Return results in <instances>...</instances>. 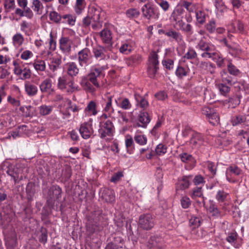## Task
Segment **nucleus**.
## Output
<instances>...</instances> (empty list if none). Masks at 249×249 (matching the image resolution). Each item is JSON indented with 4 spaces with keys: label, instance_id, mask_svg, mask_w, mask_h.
<instances>
[{
    "label": "nucleus",
    "instance_id": "34",
    "mask_svg": "<svg viewBox=\"0 0 249 249\" xmlns=\"http://www.w3.org/2000/svg\"><path fill=\"white\" fill-rule=\"evenodd\" d=\"M105 51L106 49L101 46H98L93 50L94 54L96 58H100L101 59H104L105 57V55L104 54Z\"/></svg>",
    "mask_w": 249,
    "mask_h": 249
},
{
    "label": "nucleus",
    "instance_id": "14",
    "mask_svg": "<svg viewBox=\"0 0 249 249\" xmlns=\"http://www.w3.org/2000/svg\"><path fill=\"white\" fill-rule=\"evenodd\" d=\"M185 11L181 6L177 5L173 10L170 19L174 21H179V20L182 19L184 17Z\"/></svg>",
    "mask_w": 249,
    "mask_h": 249
},
{
    "label": "nucleus",
    "instance_id": "60",
    "mask_svg": "<svg viewBox=\"0 0 249 249\" xmlns=\"http://www.w3.org/2000/svg\"><path fill=\"white\" fill-rule=\"evenodd\" d=\"M202 188L199 187H196L193 190L192 194V197L195 198L196 197H201L202 196Z\"/></svg>",
    "mask_w": 249,
    "mask_h": 249
},
{
    "label": "nucleus",
    "instance_id": "19",
    "mask_svg": "<svg viewBox=\"0 0 249 249\" xmlns=\"http://www.w3.org/2000/svg\"><path fill=\"white\" fill-rule=\"evenodd\" d=\"M88 123H84L81 124L79 128V132L84 139H88L90 138L91 134L93 133V130H90L89 127Z\"/></svg>",
    "mask_w": 249,
    "mask_h": 249
},
{
    "label": "nucleus",
    "instance_id": "2",
    "mask_svg": "<svg viewBox=\"0 0 249 249\" xmlns=\"http://www.w3.org/2000/svg\"><path fill=\"white\" fill-rule=\"evenodd\" d=\"M159 62L158 55L155 52H153L149 57V63L147 66V73L151 78H155L159 70Z\"/></svg>",
    "mask_w": 249,
    "mask_h": 249
},
{
    "label": "nucleus",
    "instance_id": "12",
    "mask_svg": "<svg viewBox=\"0 0 249 249\" xmlns=\"http://www.w3.org/2000/svg\"><path fill=\"white\" fill-rule=\"evenodd\" d=\"M102 73V70L99 68H95L92 69L88 75V78L89 81L91 82L97 88L99 87V83L97 81L98 77Z\"/></svg>",
    "mask_w": 249,
    "mask_h": 249
},
{
    "label": "nucleus",
    "instance_id": "53",
    "mask_svg": "<svg viewBox=\"0 0 249 249\" xmlns=\"http://www.w3.org/2000/svg\"><path fill=\"white\" fill-rule=\"evenodd\" d=\"M123 176L124 175L123 172L122 171H119L114 174L111 177L110 180L112 182L116 183L119 181Z\"/></svg>",
    "mask_w": 249,
    "mask_h": 249
},
{
    "label": "nucleus",
    "instance_id": "50",
    "mask_svg": "<svg viewBox=\"0 0 249 249\" xmlns=\"http://www.w3.org/2000/svg\"><path fill=\"white\" fill-rule=\"evenodd\" d=\"M207 30L210 33H213L215 30V22L214 19L211 20L205 25Z\"/></svg>",
    "mask_w": 249,
    "mask_h": 249
},
{
    "label": "nucleus",
    "instance_id": "18",
    "mask_svg": "<svg viewBox=\"0 0 249 249\" xmlns=\"http://www.w3.org/2000/svg\"><path fill=\"white\" fill-rule=\"evenodd\" d=\"M26 198L32 201L36 193V185L33 182H29L26 187Z\"/></svg>",
    "mask_w": 249,
    "mask_h": 249
},
{
    "label": "nucleus",
    "instance_id": "37",
    "mask_svg": "<svg viewBox=\"0 0 249 249\" xmlns=\"http://www.w3.org/2000/svg\"><path fill=\"white\" fill-rule=\"evenodd\" d=\"M208 121L210 124L213 125L218 124L219 122V117L218 114L214 110L212 113L207 118Z\"/></svg>",
    "mask_w": 249,
    "mask_h": 249
},
{
    "label": "nucleus",
    "instance_id": "31",
    "mask_svg": "<svg viewBox=\"0 0 249 249\" xmlns=\"http://www.w3.org/2000/svg\"><path fill=\"white\" fill-rule=\"evenodd\" d=\"M135 98L137 101V105H139L141 107L145 108L148 106V102L143 97L138 94H135Z\"/></svg>",
    "mask_w": 249,
    "mask_h": 249
},
{
    "label": "nucleus",
    "instance_id": "4",
    "mask_svg": "<svg viewBox=\"0 0 249 249\" xmlns=\"http://www.w3.org/2000/svg\"><path fill=\"white\" fill-rule=\"evenodd\" d=\"M4 235L5 245L7 249L14 248L17 244V234L15 230L10 227L9 229H6L3 231Z\"/></svg>",
    "mask_w": 249,
    "mask_h": 249
},
{
    "label": "nucleus",
    "instance_id": "29",
    "mask_svg": "<svg viewBox=\"0 0 249 249\" xmlns=\"http://www.w3.org/2000/svg\"><path fill=\"white\" fill-rule=\"evenodd\" d=\"M71 169L70 166L66 165L62 170L61 176L65 181H67L71 177Z\"/></svg>",
    "mask_w": 249,
    "mask_h": 249
},
{
    "label": "nucleus",
    "instance_id": "8",
    "mask_svg": "<svg viewBox=\"0 0 249 249\" xmlns=\"http://www.w3.org/2000/svg\"><path fill=\"white\" fill-rule=\"evenodd\" d=\"M102 41L106 44V47L110 50L112 45V37L111 32L106 28L102 30L99 33Z\"/></svg>",
    "mask_w": 249,
    "mask_h": 249
},
{
    "label": "nucleus",
    "instance_id": "64",
    "mask_svg": "<svg viewBox=\"0 0 249 249\" xmlns=\"http://www.w3.org/2000/svg\"><path fill=\"white\" fill-rule=\"evenodd\" d=\"M166 147L162 144H159L157 146L155 151L158 155H160L165 153L166 152Z\"/></svg>",
    "mask_w": 249,
    "mask_h": 249
},
{
    "label": "nucleus",
    "instance_id": "43",
    "mask_svg": "<svg viewBox=\"0 0 249 249\" xmlns=\"http://www.w3.org/2000/svg\"><path fill=\"white\" fill-rule=\"evenodd\" d=\"M212 59L215 61L218 67L222 68L225 66L224 58L221 57L218 53L217 56H213Z\"/></svg>",
    "mask_w": 249,
    "mask_h": 249
},
{
    "label": "nucleus",
    "instance_id": "40",
    "mask_svg": "<svg viewBox=\"0 0 249 249\" xmlns=\"http://www.w3.org/2000/svg\"><path fill=\"white\" fill-rule=\"evenodd\" d=\"M190 226L192 229L198 228L200 225V219L197 217H192L189 221Z\"/></svg>",
    "mask_w": 249,
    "mask_h": 249
},
{
    "label": "nucleus",
    "instance_id": "33",
    "mask_svg": "<svg viewBox=\"0 0 249 249\" xmlns=\"http://www.w3.org/2000/svg\"><path fill=\"white\" fill-rule=\"evenodd\" d=\"M240 95H234L229 98V103L232 108H235L240 103Z\"/></svg>",
    "mask_w": 249,
    "mask_h": 249
},
{
    "label": "nucleus",
    "instance_id": "20",
    "mask_svg": "<svg viewBox=\"0 0 249 249\" xmlns=\"http://www.w3.org/2000/svg\"><path fill=\"white\" fill-rule=\"evenodd\" d=\"M20 170L17 167H9L6 171L7 174L13 178L15 183L18 182L21 179V178H19V174Z\"/></svg>",
    "mask_w": 249,
    "mask_h": 249
},
{
    "label": "nucleus",
    "instance_id": "47",
    "mask_svg": "<svg viewBox=\"0 0 249 249\" xmlns=\"http://www.w3.org/2000/svg\"><path fill=\"white\" fill-rule=\"evenodd\" d=\"M197 53L196 51L191 48L188 49L187 53L183 56V58L187 59H193L196 58Z\"/></svg>",
    "mask_w": 249,
    "mask_h": 249
},
{
    "label": "nucleus",
    "instance_id": "44",
    "mask_svg": "<svg viewBox=\"0 0 249 249\" xmlns=\"http://www.w3.org/2000/svg\"><path fill=\"white\" fill-rule=\"evenodd\" d=\"M126 14L128 18H137L140 12L136 8H130L126 11Z\"/></svg>",
    "mask_w": 249,
    "mask_h": 249
},
{
    "label": "nucleus",
    "instance_id": "17",
    "mask_svg": "<svg viewBox=\"0 0 249 249\" xmlns=\"http://www.w3.org/2000/svg\"><path fill=\"white\" fill-rule=\"evenodd\" d=\"M73 79L67 75H63L58 78L57 87L61 89H67V86L70 88V84L71 83Z\"/></svg>",
    "mask_w": 249,
    "mask_h": 249
},
{
    "label": "nucleus",
    "instance_id": "54",
    "mask_svg": "<svg viewBox=\"0 0 249 249\" xmlns=\"http://www.w3.org/2000/svg\"><path fill=\"white\" fill-rule=\"evenodd\" d=\"M227 171L234 174L236 176H239L241 174L242 170L236 165L230 166L228 169Z\"/></svg>",
    "mask_w": 249,
    "mask_h": 249
},
{
    "label": "nucleus",
    "instance_id": "6",
    "mask_svg": "<svg viewBox=\"0 0 249 249\" xmlns=\"http://www.w3.org/2000/svg\"><path fill=\"white\" fill-rule=\"evenodd\" d=\"M77 54L79 65L81 67L88 66L91 57L90 50L88 48H85L80 51Z\"/></svg>",
    "mask_w": 249,
    "mask_h": 249
},
{
    "label": "nucleus",
    "instance_id": "46",
    "mask_svg": "<svg viewBox=\"0 0 249 249\" xmlns=\"http://www.w3.org/2000/svg\"><path fill=\"white\" fill-rule=\"evenodd\" d=\"M96 104L94 102L90 101L85 108V111L91 112L93 115H95L97 113L96 110Z\"/></svg>",
    "mask_w": 249,
    "mask_h": 249
},
{
    "label": "nucleus",
    "instance_id": "38",
    "mask_svg": "<svg viewBox=\"0 0 249 249\" xmlns=\"http://www.w3.org/2000/svg\"><path fill=\"white\" fill-rule=\"evenodd\" d=\"M50 19L55 23L59 24L62 18L61 16L55 11H52L49 14Z\"/></svg>",
    "mask_w": 249,
    "mask_h": 249
},
{
    "label": "nucleus",
    "instance_id": "42",
    "mask_svg": "<svg viewBox=\"0 0 249 249\" xmlns=\"http://www.w3.org/2000/svg\"><path fill=\"white\" fill-rule=\"evenodd\" d=\"M53 209H50L47 205H45L42 208L41 213V220H45L46 218H48L49 215L51 214Z\"/></svg>",
    "mask_w": 249,
    "mask_h": 249
},
{
    "label": "nucleus",
    "instance_id": "22",
    "mask_svg": "<svg viewBox=\"0 0 249 249\" xmlns=\"http://www.w3.org/2000/svg\"><path fill=\"white\" fill-rule=\"evenodd\" d=\"M67 73L68 75L73 79L79 73V69L74 62H70L67 64Z\"/></svg>",
    "mask_w": 249,
    "mask_h": 249
},
{
    "label": "nucleus",
    "instance_id": "62",
    "mask_svg": "<svg viewBox=\"0 0 249 249\" xmlns=\"http://www.w3.org/2000/svg\"><path fill=\"white\" fill-rule=\"evenodd\" d=\"M218 89L221 93L223 95H225L230 90V87L223 83L218 85Z\"/></svg>",
    "mask_w": 249,
    "mask_h": 249
},
{
    "label": "nucleus",
    "instance_id": "48",
    "mask_svg": "<svg viewBox=\"0 0 249 249\" xmlns=\"http://www.w3.org/2000/svg\"><path fill=\"white\" fill-rule=\"evenodd\" d=\"M227 194L223 190H219L216 195V198L219 202H223L226 199Z\"/></svg>",
    "mask_w": 249,
    "mask_h": 249
},
{
    "label": "nucleus",
    "instance_id": "59",
    "mask_svg": "<svg viewBox=\"0 0 249 249\" xmlns=\"http://www.w3.org/2000/svg\"><path fill=\"white\" fill-rule=\"evenodd\" d=\"M209 211L211 213H212V216H218L220 215V211L217 207L214 204H212L209 208Z\"/></svg>",
    "mask_w": 249,
    "mask_h": 249
},
{
    "label": "nucleus",
    "instance_id": "32",
    "mask_svg": "<svg viewBox=\"0 0 249 249\" xmlns=\"http://www.w3.org/2000/svg\"><path fill=\"white\" fill-rule=\"evenodd\" d=\"M61 63L62 60L60 58H53L49 64L50 69L54 71L59 68V66L61 65Z\"/></svg>",
    "mask_w": 249,
    "mask_h": 249
},
{
    "label": "nucleus",
    "instance_id": "56",
    "mask_svg": "<svg viewBox=\"0 0 249 249\" xmlns=\"http://www.w3.org/2000/svg\"><path fill=\"white\" fill-rule=\"evenodd\" d=\"M162 64L167 69L170 70L173 68L174 61L171 59H164L162 61Z\"/></svg>",
    "mask_w": 249,
    "mask_h": 249
},
{
    "label": "nucleus",
    "instance_id": "30",
    "mask_svg": "<svg viewBox=\"0 0 249 249\" xmlns=\"http://www.w3.org/2000/svg\"><path fill=\"white\" fill-rule=\"evenodd\" d=\"M204 51L205 52L201 54L203 57L212 58L213 56H217V53L213 52V47L209 44L206 46V49Z\"/></svg>",
    "mask_w": 249,
    "mask_h": 249
},
{
    "label": "nucleus",
    "instance_id": "9",
    "mask_svg": "<svg viewBox=\"0 0 249 249\" xmlns=\"http://www.w3.org/2000/svg\"><path fill=\"white\" fill-rule=\"evenodd\" d=\"M143 16L150 19L151 18H158V14H156V10L149 3L144 4L142 8Z\"/></svg>",
    "mask_w": 249,
    "mask_h": 249
},
{
    "label": "nucleus",
    "instance_id": "25",
    "mask_svg": "<svg viewBox=\"0 0 249 249\" xmlns=\"http://www.w3.org/2000/svg\"><path fill=\"white\" fill-rule=\"evenodd\" d=\"M25 89L28 95L30 96L36 95L38 91L37 87L35 85L31 84L29 82L25 84Z\"/></svg>",
    "mask_w": 249,
    "mask_h": 249
},
{
    "label": "nucleus",
    "instance_id": "39",
    "mask_svg": "<svg viewBox=\"0 0 249 249\" xmlns=\"http://www.w3.org/2000/svg\"><path fill=\"white\" fill-rule=\"evenodd\" d=\"M188 71L184 68L181 66H178L175 72L176 76L179 79L188 75Z\"/></svg>",
    "mask_w": 249,
    "mask_h": 249
},
{
    "label": "nucleus",
    "instance_id": "3",
    "mask_svg": "<svg viewBox=\"0 0 249 249\" xmlns=\"http://www.w3.org/2000/svg\"><path fill=\"white\" fill-rule=\"evenodd\" d=\"M155 221V219L151 214H142L139 216L138 225L143 230L149 231L154 227Z\"/></svg>",
    "mask_w": 249,
    "mask_h": 249
},
{
    "label": "nucleus",
    "instance_id": "61",
    "mask_svg": "<svg viewBox=\"0 0 249 249\" xmlns=\"http://www.w3.org/2000/svg\"><path fill=\"white\" fill-rule=\"evenodd\" d=\"M180 202L181 206L184 209H187L189 208L191 204V201L190 200L189 198L186 196L183 197L181 198Z\"/></svg>",
    "mask_w": 249,
    "mask_h": 249
},
{
    "label": "nucleus",
    "instance_id": "5",
    "mask_svg": "<svg viewBox=\"0 0 249 249\" xmlns=\"http://www.w3.org/2000/svg\"><path fill=\"white\" fill-rule=\"evenodd\" d=\"M146 246L148 249H164L165 245L161 237L153 235L148 239Z\"/></svg>",
    "mask_w": 249,
    "mask_h": 249
},
{
    "label": "nucleus",
    "instance_id": "55",
    "mask_svg": "<svg viewBox=\"0 0 249 249\" xmlns=\"http://www.w3.org/2000/svg\"><path fill=\"white\" fill-rule=\"evenodd\" d=\"M33 5L35 7L34 11L38 14H41L40 12V8H43V5L39 0H34Z\"/></svg>",
    "mask_w": 249,
    "mask_h": 249
},
{
    "label": "nucleus",
    "instance_id": "7",
    "mask_svg": "<svg viewBox=\"0 0 249 249\" xmlns=\"http://www.w3.org/2000/svg\"><path fill=\"white\" fill-rule=\"evenodd\" d=\"M114 126L112 123L109 121H107L102 127L98 130L100 138L105 139L107 136H112L113 134V128Z\"/></svg>",
    "mask_w": 249,
    "mask_h": 249
},
{
    "label": "nucleus",
    "instance_id": "21",
    "mask_svg": "<svg viewBox=\"0 0 249 249\" xmlns=\"http://www.w3.org/2000/svg\"><path fill=\"white\" fill-rule=\"evenodd\" d=\"M100 10L94 7H91L89 9L88 15L89 16L93 22H99L100 18Z\"/></svg>",
    "mask_w": 249,
    "mask_h": 249
},
{
    "label": "nucleus",
    "instance_id": "27",
    "mask_svg": "<svg viewBox=\"0 0 249 249\" xmlns=\"http://www.w3.org/2000/svg\"><path fill=\"white\" fill-rule=\"evenodd\" d=\"M87 232L89 236H90L98 230L97 223L88 221L87 222Z\"/></svg>",
    "mask_w": 249,
    "mask_h": 249
},
{
    "label": "nucleus",
    "instance_id": "57",
    "mask_svg": "<svg viewBox=\"0 0 249 249\" xmlns=\"http://www.w3.org/2000/svg\"><path fill=\"white\" fill-rule=\"evenodd\" d=\"M51 111L52 107L51 106H42L40 107V114L42 115H48Z\"/></svg>",
    "mask_w": 249,
    "mask_h": 249
},
{
    "label": "nucleus",
    "instance_id": "45",
    "mask_svg": "<svg viewBox=\"0 0 249 249\" xmlns=\"http://www.w3.org/2000/svg\"><path fill=\"white\" fill-rule=\"evenodd\" d=\"M228 69L229 72L234 76H237L240 72L231 63H229L228 65Z\"/></svg>",
    "mask_w": 249,
    "mask_h": 249
},
{
    "label": "nucleus",
    "instance_id": "16",
    "mask_svg": "<svg viewBox=\"0 0 249 249\" xmlns=\"http://www.w3.org/2000/svg\"><path fill=\"white\" fill-rule=\"evenodd\" d=\"M139 121L142 124H140L139 123H137L136 126L145 128L147 124L150 122V118L148 113L146 111H141L138 117Z\"/></svg>",
    "mask_w": 249,
    "mask_h": 249
},
{
    "label": "nucleus",
    "instance_id": "63",
    "mask_svg": "<svg viewBox=\"0 0 249 249\" xmlns=\"http://www.w3.org/2000/svg\"><path fill=\"white\" fill-rule=\"evenodd\" d=\"M180 158L182 161L184 162H187L191 161L193 159L192 156L190 154H188L187 153H184L179 155Z\"/></svg>",
    "mask_w": 249,
    "mask_h": 249
},
{
    "label": "nucleus",
    "instance_id": "41",
    "mask_svg": "<svg viewBox=\"0 0 249 249\" xmlns=\"http://www.w3.org/2000/svg\"><path fill=\"white\" fill-rule=\"evenodd\" d=\"M141 58V57L139 55L131 56L127 59L126 63L128 66H133L138 63Z\"/></svg>",
    "mask_w": 249,
    "mask_h": 249
},
{
    "label": "nucleus",
    "instance_id": "51",
    "mask_svg": "<svg viewBox=\"0 0 249 249\" xmlns=\"http://www.w3.org/2000/svg\"><path fill=\"white\" fill-rule=\"evenodd\" d=\"M35 69L37 71H44L45 70V63L43 60L37 61L34 64Z\"/></svg>",
    "mask_w": 249,
    "mask_h": 249
},
{
    "label": "nucleus",
    "instance_id": "10",
    "mask_svg": "<svg viewBox=\"0 0 249 249\" xmlns=\"http://www.w3.org/2000/svg\"><path fill=\"white\" fill-rule=\"evenodd\" d=\"M101 197L107 203H113L115 201L114 192L112 189L109 188H104Z\"/></svg>",
    "mask_w": 249,
    "mask_h": 249
},
{
    "label": "nucleus",
    "instance_id": "24",
    "mask_svg": "<svg viewBox=\"0 0 249 249\" xmlns=\"http://www.w3.org/2000/svg\"><path fill=\"white\" fill-rule=\"evenodd\" d=\"M166 36L173 38L177 42H180L182 40V36L180 33L173 29L167 30Z\"/></svg>",
    "mask_w": 249,
    "mask_h": 249
},
{
    "label": "nucleus",
    "instance_id": "49",
    "mask_svg": "<svg viewBox=\"0 0 249 249\" xmlns=\"http://www.w3.org/2000/svg\"><path fill=\"white\" fill-rule=\"evenodd\" d=\"M221 76L222 77V81L223 82H226L228 84L231 85L232 84V78L229 76L227 74L225 70H223L221 72Z\"/></svg>",
    "mask_w": 249,
    "mask_h": 249
},
{
    "label": "nucleus",
    "instance_id": "36",
    "mask_svg": "<svg viewBox=\"0 0 249 249\" xmlns=\"http://www.w3.org/2000/svg\"><path fill=\"white\" fill-rule=\"evenodd\" d=\"M247 120L245 115H237L232 119V124L233 125H237L246 122Z\"/></svg>",
    "mask_w": 249,
    "mask_h": 249
},
{
    "label": "nucleus",
    "instance_id": "15",
    "mask_svg": "<svg viewBox=\"0 0 249 249\" xmlns=\"http://www.w3.org/2000/svg\"><path fill=\"white\" fill-rule=\"evenodd\" d=\"M71 40L68 37H62L59 39L60 50L64 53H69L71 51Z\"/></svg>",
    "mask_w": 249,
    "mask_h": 249
},
{
    "label": "nucleus",
    "instance_id": "52",
    "mask_svg": "<svg viewBox=\"0 0 249 249\" xmlns=\"http://www.w3.org/2000/svg\"><path fill=\"white\" fill-rule=\"evenodd\" d=\"M135 142L138 144L143 145L146 143L147 138L143 135H136L134 137Z\"/></svg>",
    "mask_w": 249,
    "mask_h": 249
},
{
    "label": "nucleus",
    "instance_id": "13",
    "mask_svg": "<svg viewBox=\"0 0 249 249\" xmlns=\"http://www.w3.org/2000/svg\"><path fill=\"white\" fill-rule=\"evenodd\" d=\"M192 175L185 176L178 179L176 185L177 190H183L187 189L190 185V180L192 179Z\"/></svg>",
    "mask_w": 249,
    "mask_h": 249
},
{
    "label": "nucleus",
    "instance_id": "58",
    "mask_svg": "<svg viewBox=\"0 0 249 249\" xmlns=\"http://www.w3.org/2000/svg\"><path fill=\"white\" fill-rule=\"evenodd\" d=\"M196 20L200 24H203L205 21V15L202 11H198L196 13Z\"/></svg>",
    "mask_w": 249,
    "mask_h": 249
},
{
    "label": "nucleus",
    "instance_id": "11",
    "mask_svg": "<svg viewBox=\"0 0 249 249\" xmlns=\"http://www.w3.org/2000/svg\"><path fill=\"white\" fill-rule=\"evenodd\" d=\"M40 89L42 93H46L49 94L54 92V89L52 86V82L50 78H46L43 80L39 86Z\"/></svg>",
    "mask_w": 249,
    "mask_h": 249
},
{
    "label": "nucleus",
    "instance_id": "35",
    "mask_svg": "<svg viewBox=\"0 0 249 249\" xmlns=\"http://www.w3.org/2000/svg\"><path fill=\"white\" fill-rule=\"evenodd\" d=\"M22 205L23 206V211L27 217L30 216L33 212L32 201L27 200V201L23 204Z\"/></svg>",
    "mask_w": 249,
    "mask_h": 249
},
{
    "label": "nucleus",
    "instance_id": "26",
    "mask_svg": "<svg viewBox=\"0 0 249 249\" xmlns=\"http://www.w3.org/2000/svg\"><path fill=\"white\" fill-rule=\"evenodd\" d=\"M101 215V212L100 210H95L89 213L87 216V221L95 223H98Z\"/></svg>",
    "mask_w": 249,
    "mask_h": 249
},
{
    "label": "nucleus",
    "instance_id": "23",
    "mask_svg": "<svg viewBox=\"0 0 249 249\" xmlns=\"http://www.w3.org/2000/svg\"><path fill=\"white\" fill-rule=\"evenodd\" d=\"M120 233H116L112 234L111 237L109 238L108 243L112 244L119 247H122V245L124 242L123 239L120 236Z\"/></svg>",
    "mask_w": 249,
    "mask_h": 249
},
{
    "label": "nucleus",
    "instance_id": "28",
    "mask_svg": "<svg viewBox=\"0 0 249 249\" xmlns=\"http://www.w3.org/2000/svg\"><path fill=\"white\" fill-rule=\"evenodd\" d=\"M48 238V231L47 230L42 227L38 233V239L40 242L45 244L47 241Z\"/></svg>",
    "mask_w": 249,
    "mask_h": 249
},
{
    "label": "nucleus",
    "instance_id": "1",
    "mask_svg": "<svg viewBox=\"0 0 249 249\" xmlns=\"http://www.w3.org/2000/svg\"><path fill=\"white\" fill-rule=\"evenodd\" d=\"M43 195L46 199V205L50 209H54L55 201H59L61 198L62 190L57 185H53L50 187L43 189Z\"/></svg>",
    "mask_w": 249,
    "mask_h": 249
}]
</instances>
